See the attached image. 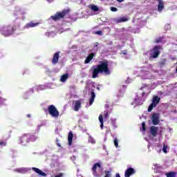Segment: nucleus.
Instances as JSON below:
<instances>
[{"instance_id": "f257e3e1", "label": "nucleus", "mask_w": 177, "mask_h": 177, "mask_svg": "<svg viewBox=\"0 0 177 177\" xmlns=\"http://www.w3.org/2000/svg\"><path fill=\"white\" fill-rule=\"evenodd\" d=\"M91 71L92 78H97L99 74H104V75H110L111 74V71L109 68V61L107 60L100 62L99 64L93 66Z\"/></svg>"}, {"instance_id": "f03ea898", "label": "nucleus", "mask_w": 177, "mask_h": 177, "mask_svg": "<svg viewBox=\"0 0 177 177\" xmlns=\"http://www.w3.org/2000/svg\"><path fill=\"white\" fill-rule=\"evenodd\" d=\"M37 136L30 135V133H24L19 138V143L22 146H27L30 142H35Z\"/></svg>"}, {"instance_id": "7ed1b4c3", "label": "nucleus", "mask_w": 177, "mask_h": 177, "mask_svg": "<svg viewBox=\"0 0 177 177\" xmlns=\"http://www.w3.org/2000/svg\"><path fill=\"white\" fill-rule=\"evenodd\" d=\"M68 13H70V10H63L62 12H57L55 15L51 16V19L54 21H57L61 20V19H64Z\"/></svg>"}, {"instance_id": "20e7f679", "label": "nucleus", "mask_w": 177, "mask_h": 177, "mask_svg": "<svg viewBox=\"0 0 177 177\" xmlns=\"http://www.w3.org/2000/svg\"><path fill=\"white\" fill-rule=\"evenodd\" d=\"M1 31L2 35H3L4 37H9L10 35H12V34H14L15 31H16V29L15 28V27L8 25L3 26L1 28Z\"/></svg>"}, {"instance_id": "39448f33", "label": "nucleus", "mask_w": 177, "mask_h": 177, "mask_svg": "<svg viewBox=\"0 0 177 177\" xmlns=\"http://www.w3.org/2000/svg\"><path fill=\"white\" fill-rule=\"evenodd\" d=\"M161 49H162V46L160 45L155 46L152 49V53H151V57L152 59H157L160 54L161 53Z\"/></svg>"}, {"instance_id": "423d86ee", "label": "nucleus", "mask_w": 177, "mask_h": 177, "mask_svg": "<svg viewBox=\"0 0 177 177\" xmlns=\"http://www.w3.org/2000/svg\"><path fill=\"white\" fill-rule=\"evenodd\" d=\"M48 111L50 115L54 118H57V117H59V111H57V109H56L55 105H49L48 107Z\"/></svg>"}, {"instance_id": "0eeeda50", "label": "nucleus", "mask_w": 177, "mask_h": 177, "mask_svg": "<svg viewBox=\"0 0 177 177\" xmlns=\"http://www.w3.org/2000/svg\"><path fill=\"white\" fill-rule=\"evenodd\" d=\"M60 57V51H57V53H54L53 59L51 60L52 64H57L59 63V59Z\"/></svg>"}, {"instance_id": "6e6552de", "label": "nucleus", "mask_w": 177, "mask_h": 177, "mask_svg": "<svg viewBox=\"0 0 177 177\" xmlns=\"http://www.w3.org/2000/svg\"><path fill=\"white\" fill-rule=\"evenodd\" d=\"M151 121L153 125H158V124H160V117H158V113H153L152 115Z\"/></svg>"}, {"instance_id": "1a4fd4ad", "label": "nucleus", "mask_w": 177, "mask_h": 177, "mask_svg": "<svg viewBox=\"0 0 177 177\" xmlns=\"http://www.w3.org/2000/svg\"><path fill=\"white\" fill-rule=\"evenodd\" d=\"M136 173L135 169L132 167L128 168L124 172V177H130L131 175H133Z\"/></svg>"}, {"instance_id": "9d476101", "label": "nucleus", "mask_w": 177, "mask_h": 177, "mask_svg": "<svg viewBox=\"0 0 177 177\" xmlns=\"http://www.w3.org/2000/svg\"><path fill=\"white\" fill-rule=\"evenodd\" d=\"M158 132V127H157L156 126H151L150 127V133L154 138H155V136H157Z\"/></svg>"}, {"instance_id": "9b49d317", "label": "nucleus", "mask_w": 177, "mask_h": 177, "mask_svg": "<svg viewBox=\"0 0 177 177\" xmlns=\"http://www.w3.org/2000/svg\"><path fill=\"white\" fill-rule=\"evenodd\" d=\"M93 57H95V53H90L86 58L85 61H84V64H88L89 63H91V60H93Z\"/></svg>"}, {"instance_id": "f8f14e48", "label": "nucleus", "mask_w": 177, "mask_h": 177, "mask_svg": "<svg viewBox=\"0 0 177 177\" xmlns=\"http://www.w3.org/2000/svg\"><path fill=\"white\" fill-rule=\"evenodd\" d=\"M32 171L36 172V174H38L40 176H46V173H44L41 171V169L37 168V167H32Z\"/></svg>"}, {"instance_id": "ddd939ff", "label": "nucleus", "mask_w": 177, "mask_h": 177, "mask_svg": "<svg viewBox=\"0 0 177 177\" xmlns=\"http://www.w3.org/2000/svg\"><path fill=\"white\" fill-rule=\"evenodd\" d=\"M39 22L34 23L33 21H30L25 26V28H31L33 27H37V26H39Z\"/></svg>"}, {"instance_id": "4468645a", "label": "nucleus", "mask_w": 177, "mask_h": 177, "mask_svg": "<svg viewBox=\"0 0 177 177\" xmlns=\"http://www.w3.org/2000/svg\"><path fill=\"white\" fill-rule=\"evenodd\" d=\"M80 109H81V101L80 100L75 101V105H74L75 111H80Z\"/></svg>"}, {"instance_id": "2eb2a0df", "label": "nucleus", "mask_w": 177, "mask_h": 177, "mask_svg": "<svg viewBox=\"0 0 177 177\" xmlns=\"http://www.w3.org/2000/svg\"><path fill=\"white\" fill-rule=\"evenodd\" d=\"M73 137H74V135L73 134V131H70L68 135V142L69 146H71L73 145Z\"/></svg>"}, {"instance_id": "dca6fc26", "label": "nucleus", "mask_w": 177, "mask_h": 177, "mask_svg": "<svg viewBox=\"0 0 177 177\" xmlns=\"http://www.w3.org/2000/svg\"><path fill=\"white\" fill-rule=\"evenodd\" d=\"M158 12H161L162 9H164V1L162 0H158Z\"/></svg>"}, {"instance_id": "f3484780", "label": "nucleus", "mask_w": 177, "mask_h": 177, "mask_svg": "<svg viewBox=\"0 0 177 177\" xmlns=\"http://www.w3.org/2000/svg\"><path fill=\"white\" fill-rule=\"evenodd\" d=\"M95 97H96L95 91H91V97L90 101H89L90 106H92V104H93V102H95Z\"/></svg>"}, {"instance_id": "a211bd4d", "label": "nucleus", "mask_w": 177, "mask_h": 177, "mask_svg": "<svg viewBox=\"0 0 177 177\" xmlns=\"http://www.w3.org/2000/svg\"><path fill=\"white\" fill-rule=\"evenodd\" d=\"M67 80H68V73H66L62 75L60 81L61 82H66Z\"/></svg>"}, {"instance_id": "6ab92c4d", "label": "nucleus", "mask_w": 177, "mask_h": 177, "mask_svg": "<svg viewBox=\"0 0 177 177\" xmlns=\"http://www.w3.org/2000/svg\"><path fill=\"white\" fill-rule=\"evenodd\" d=\"M160 98L158 96L156 95L152 99V103H155V104H158L160 103Z\"/></svg>"}, {"instance_id": "aec40b11", "label": "nucleus", "mask_w": 177, "mask_h": 177, "mask_svg": "<svg viewBox=\"0 0 177 177\" xmlns=\"http://www.w3.org/2000/svg\"><path fill=\"white\" fill-rule=\"evenodd\" d=\"M97 167H98V168H100V167H102V165H100V163L97 162V163H95V164L93 165V168H92L93 172H95V171H96V170L97 169Z\"/></svg>"}, {"instance_id": "412c9836", "label": "nucleus", "mask_w": 177, "mask_h": 177, "mask_svg": "<svg viewBox=\"0 0 177 177\" xmlns=\"http://www.w3.org/2000/svg\"><path fill=\"white\" fill-rule=\"evenodd\" d=\"M128 18L122 17L118 19V23H125V21H128Z\"/></svg>"}, {"instance_id": "4be33fe9", "label": "nucleus", "mask_w": 177, "mask_h": 177, "mask_svg": "<svg viewBox=\"0 0 177 177\" xmlns=\"http://www.w3.org/2000/svg\"><path fill=\"white\" fill-rule=\"evenodd\" d=\"M156 106H157L156 104H155L154 102L151 103L148 107L149 113H150L151 111V110H153V109H154V107H156Z\"/></svg>"}, {"instance_id": "5701e85b", "label": "nucleus", "mask_w": 177, "mask_h": 177, "mask_svg": "<svg viewBox=\"0 0 177 177\" xmlns=\"http://www.w3.org/2000/svg\"><path fill=\"white\" fill-rule=\"evenodd\" d=\"M90 9H91L93 12H99V7L95 5L90 6Z\"/></svg>"}, {"instance_id": "b1692460", "label": "nucleus", "mask_w": 177, "mask_h": 177, "mask_svg": "<svg viewBox=\"0 0 177 177\" xmlns=\"http://www.w3.org/2000/svg\"><path fill=\"white\" fill-rule=\"evenodd\" d=\"M6 145H7L6 140H0V146H1V147H4L5 146H6Z\"/></svg>"}, {"instance_id": "393cba45", "label": "nucleus", "mask_w": 177, "mask_h": 177, "mask_svg": "<svg viewBox=\"0 0 177 177\" xmlns=\"http://www.w3.org/2000/svg\"><path fill=\"white\" fill-rule=\"evenodd\" d=\"M88 141L89 143H92V145L95 143V139H93L91 136H88Z\"/></svg>"}, {"instance_id": "a878e982", "label": "nucleus", "mask_w": 177, "mask_h": 177, "mask_svg": "<svg viewBox=\"0 0 177 177\" xmlns=\"http://www.w3.org/2000/svg\"><path fill=\"white\" fill-rule=\"evenodd\" d=\"M168 149V145H163L162 151L164 153H168V151H167Z\"/></svg>"}, {"instance_id": "bb28decb", "label": "nucleus", "mask_w": 177, "mask_h": 177, "mask_svg": "<svg viewBox=\"0 0 177 177\" xmlns=\"http://www.w3.org/2000/svg\"><path fill=\"white\" fill-rule=\"evenodd\" d=\"M165 63H167V59H162L160 62V66H165Z\"/></svg>"}, {"instance_id": "cd10ccee", "label": "nucleus", "mask_w": 177, "mask_h": 177, "mask_svg": "<svg viewBox=\"0 0 177 177\" xmlns=\"http://www.w3.org/2000/svg\"><path fill=\"white\" fill-rule=\"evenodd\" d=\"M167 177H175V172H169L167 174Z\"/></svg>"}, {"instance_id": "c85d7f7f", "label": "nucleus", "mask_w": 177, "mask_h": 177, "mask_svg": "<svg viewBox=\"0 0 177 177\" xmlns=\"http://www.w3.org/2000/svg\"><path fill=\"white\" fill-rule=\"evenodd\" d=\"M160 42H162V39H161V37H159L155 40V44H160Z\"/></svg>"}, {"instance_id": "c756f323", "label": "nucleus", "mask_w": 177, "mask_h": 177, "mask_svg": "<svg viewBox=\"0 0 177 177\" xmlns=\"http://www.w3.org/2000/svg\"><path fill=\"white\" fill-rule=\"evenodd\" d=\"M114 145L115 146L116 148L118 147V139L117 138L114 139Z\"/></svg>"}, {"instance_id": "7c9ffc66", "label": "nucleus", "mask_w": 177, "mask_h": 177, "mask_svg": "<svg viewBox=\"0 0 177 177\" xmlns=\"http://www.w3.org/2000/svg\"><path fill=\"white\" fill-rule=\"evenodd\" d=\"M142 131L145 132V131H146V123L145 122L142 123Z\"/></svg>"}, {"instance_id": "2f4dec72", "label": "nucleus", "mask_w": 177, "mask_h": 177, "mask_svg": "<svg viewBox=\"0 0 177 177\" xmlns=\"http://www.w3.org/2000/svg\"><path fill=\"white\" fill-rule=\"evenodd\" d=\"M99 121L100 123L103 122V115H99Z\"/></svg>"}, {"instance_id": "473e14b6", "label": "nucleus", "mask_w": 177, "mask_h": 177, "mask_svg": "<svg viewBox=\"0 0 177 177\" xmlns=\"http://www.w3.org/2000/svg\"><path fill=\"white\" fill-rule=\"evenodd\" d=\"M111 12H117V10H118V9L115 7H111Z\"/></svg>"}, {"instance_id": "72a5a7b5", "label": "nucleus", "mask_w": 177, "mask_h": 177, "mask_svg": "<svg viewBox=\"0 0 177 177\" xmlns=\"http://www.w3.org/2000/svg\"><path fill=\"white\" fill-rule=\"evenodd\" d=\"M106 175L104 177H111V174H110V171H105Z\"/></svg>"}, {"instance_id": "f704fd0d", "label": "nucleus", "mask_w": 177, "mask_h": 177, "mask_svg": "<svg viewBox=\"0 0 177 177\" xmlns=\"http://www.w3.org/2000/svg\"><path fill=\"white\" fill-rule=\"evenodd\" d=\"M111 124L113 125V127H115V120H111Z\"/></svg>"}, {"instance_id": "c9c22d12", "label": "nucleus", "mask_w": 177, "mask_h": 177, "mask_svg": "<svg viewBox=\"0 0 177 177\" xmlns=\"http://www.w3.org/2000/svg\"><path fill=\"white\" fill-rule=\"evenodd\" d=\"M93 176L94 177H100V176H99V174H97V171H93Z\"/></svg>"}, {"instance_id": "e433bc0d", "label": "nucleus", "mask_w": 177, "mask_h": 177, "mask_svg": "<svg viewBox=\"0 0 177 177\" xmlns=\"http://www.w3.org/2000/svg\"><path fill=\"white\" fill-rule=\"evenodd\" d=\"M93 176L94 177H100V176H99V174H97V171H93Z\"/></svg>"}, {"instance_id": "4c0bfd02", "label": "nucleus", "mask_w": 177, "mask_h": 177, "mask_svg": "<svg viewBox=\"0 0 177 177\" xmlns=\"http://www.w3.org/2000/svg\"><path fill=\"white\" fill-rule=\"evenodd\" d=\"M95 34H97V35H102V32L101 30H98V31L95 32Z\"/></svg>"}, {"instance_id": "58836bf2", "label": "nucleus", "mask_w": 177, "mask_h": 177, "mask_svg": "<svg viewBox=\"0 0 177 177\" xmlns=\"http://www.w3.org/2000/svg\"><path fill=\"white\" fill-rule=\"evenodd\" d=\"M104 117L105 118H107V117H109V112L104 111Z\"/></svg>"}, {"instance_id": "ea45409f", "label": "nucleus", "mask_w": 177, "mask_h": 177, "mask_svg": "<svg viewBox=\"0 0 177 177\" xmlns=\"http://www.w3.org/2000/svg\"><path fill=\"white\" fill-rule=\"evenodd\" d=\"M97 46H99V43L97 42L94 43V47L97 48Z\"/></svg>"}, {"instance_id": "a19ab883", "label": "nucleus", "mask_w": 177, "mask_h": 177, "mask_svg": "<svg viewBox=\"0 0 177 177\" xmlns=\"http://www.w3.org/2000/svg\"><path fill=\"white\" fill-rule=\"evenodd\" d=\"M58 142H59V140H57V146H58V147H62V145Z\"/></svg>"}, {"instance_id": "79ce46f5", "label": "nucleus", "mask_w": 177, "mask_h": 177, "mask_svg": "<svg viewBox=\"0 0 177 177\" xmlns=\"http://www.w3.org/2000/svg\"><path fill=\"white\" fill-rule=\"evenodd\" d=\"M100 124H101L100 128H101V129H103L104 124H103V122H101Z\"/></svg>"}, {"instance_id": "37998d69", "label": "nucleus", "mask_w": 177, "mask_h": 177, "mask_svg": "<svg viewBox=\"0 0 177 177\" xmlns=\"http://www.w3.org/2000/svg\"><path fill=\"white\" fill-rule=\"evenodd\" d=\"M24 99H27V93L24 94Z\"/></svg>"}, {"instance_id": "c03bdc74", "label": "nucleus", "mask_w": 177, "mask_h": 177, "mask_svg": "<svg viewBox=\"0 0 177 177\" xmlns=\"http://www.w3.org/2000/svg\"><path fill=\"white\" fill-rule=\"evenodd\" d=\"M118 2H120V3H121V2H124V0H116Z\"/></svg>"}, {"instance_id": "a18cd8bd", "label": "nucleus", "mask_w": 177, "mask_h": 177, "mask_svg": "<svg viewBox=\"0 0 177 177\" xmlns=\"http://www.w3.org/2000/svg\"><path fill=\"white\" fill-rule=\"evenodd\" d=\"M146 95V93L145 92H142V96H145Z\"/></svg>"}, {"instance_id": "49530a36", "label": "nucleus", "mask_w": 177, "mask_h": 177, "mask_svg": "<svg viewBox=\"0 0 177 177\" xmlns=\"http://www.w3.org/2000/svg\"><path fill=\"white\" fill-rule=\"evenodd\" d=\"M27 117H28V118H31V115L28 114V115H27Z\"/></svg>"}, {"instance_id": "de8ad7c7", "label": "nucleus", "mask_w": 177, "mask_h": 177, "mask_svg": "<svg viewBox=\"0 0 177 177\" xmlns=\"http://www.w3.org/2000/svg\"><path fill=\"white\" fill-rule=\"evenodd\" d=\"M116 177H121V176H120V174H116Z\"/></svg>"}, {"instance_id": "09e8293b", "label": "nucleus", "mask_w": 177, "mask_h": 177, "mask_svg": "<svg viewBox=\"0 0 177 177\" xmlns=\"http://www.w3.org/2000/svg\"><path fill=\"white\" fill-rule=\"evenodd\" d=\"M3 100H5L2 99V97H0V102H2Z\"/></svg>"}, {"instance_id": "8fccbe9b", "label": "nucleus", "mask_w": 177, "mask_h": 177, "mask_svg": "<svg viewBox=\"0 0 177 177\" xmlns=\"http://www.w3.org/2000/svg\"><path fill=\"white\" fill-rule=\"evenodd\" d=\"M140 90H141V91H143V87H141V88H140Z\"/></svg>"}]
</instances>
